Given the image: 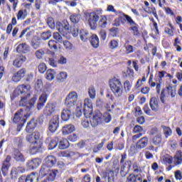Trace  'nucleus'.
I'll use <instances>...</instances> for the list:
<instances>
[{
	"instance_id": "obj_7",
	"label": "nucleus",
	"mask_w": 182,
	"mask_h": 182,
	"mask_svg": "<svg viewBox=\"0 0 182 182\" xmlns=\"http://www.w3.org/2000/svg\"><path fill=\"white\" fill-rule=\"evenodd\" d=\"M76 102H77V92L73 91L67 95L65 103L68 107H72L76 105Z\"/></svg>"
},
{
	"instance_id": "obj_14",
	"label": "nucleus",
	"mask_w": 182,
	"mask_h": 182,
	"mask_svg": "<svg viewBox=\"0 0 182 182\" xmlns=\"http://www.w3.org/2000/svg\"><path fill=\"white\" fill-rule=\"evenodd\" d=\"M25 75H26V70L25 68L19 70L13 75V82H19L22 77H25Z\"/></svg>"
},
{
	"instance_id": "obj_41",
	"label": "nucleus",
	"mask_w": 182,
	"mask_h": 182,
	"mask_svg": "<svg viewBox=\"0 0 182 182\" xmlns=\"http://www.w3.org/2000/svg\"><path fill=\"white\" fill-rule=\"evenodd\" d=\"M182 163V152L181 151H178L176 153V155L175 156V164L176 166H178V164H181Z\"/></svg>"
},
{
	"instance_id": "obj_11",
	"label": "nucleus",
	"mask_w": 182,
	"mask_h": 182,
	"mask_svg": "<svg viewBox=\"0 0 182 182\" xmlns=\"http://www.w3.org/2000/svg\"><path fill=\"white\" fill-rule=\"evenodd\" d=\"M11 167V156H7L6 159L3 161L1 166V171L4 176L8 174V171H9V168Z\"/></svg>"
},
{
	"instance_id": "obj_25",
	"label": "nucleus",
	"mask_w": 182,
	"mask_h": 182,
	"mask_svg": "<svg viewBox=\"0 0 182 182\" xmlns=\"http://www.w3.org/2000/svg\"><path fill=\"white\" fill-rule=\"evenodd\" d=\"M122 16H124L122 23H127L129 26H133V25H136V22L133 21L132 17L126 14H122Z\"/></svg>"
},
{
	"instance_id": "obj_33",
	"label": "nucleus",
	"mask_w": 182,
	"mask_h": 182,
	"mask_svg": "<svg viewBox=\"0 0 182 182\" xmlns=\"http://www.w3.org/2000/svg\"><path fill=\"white\" fill-rule=\"evenodd\" d=\"M161 134L159 133L152 138V143L154 146H160L161 144Z\"/></svg>"
},
{
	"instance_id": "obj_40",
	"label": "nucleus",
	"mask_w": 182,
	"mask_h": 182,
	"mask_svg": "<svg viewBox=\"0 0 182 182\" xmlns=\"http://www.w3.org/2000/svg\"><path fill=\"white\" fill-rule=\"evenodd\" d=\"M26 10H19L17 14L18 21H23L26 18Z\"/></svg>"
},
{
	"instance_id": "obj_49",
	"label": "nucleus",
	"mask_w": 182,
	"mask_h": 182,
	"mask_svg": "<svg viewBox=\"0 0 182 182\" xmlns=\"http://www.w3.org/2000/svg\"><path fill=\"white\" fill-rule=\"evenodd\" d=\"M47 24L50 28V29H55V20L53 18L50 17L47 20Z\"/></svg>"
},
{
	"instance_id": "obj_62",
	"label": "nucleus",
	"mask_w": 182,
	"mask_h": 182,
	"mask_svg": "<svg viewBox=\"0 0 182 182\" xmlns=\"http://www.w3.org/2000/svg\"><path fill=\"white\" fill-rule=\"evenodd\" d=\"M53 38L55 39V41H58V42H62V36H60L59 33H54Z\"/></svg>"
},
{
	"instance_id": "obj_57",
	"label": "nucleus",
	"mask_w": 182,
	"mask_h": 182,
	"mask_svg": "<svg viewBox=\"0 0 182 182\" xmlns=\"http://www.w3.org/2000/svg\"><path fill=\"white\" fill-rule=\"evenodd\" d=\"M43 83L42 82V80L38 79L36 84H35V88L38 90V89H41V87H43Z\"/></svg>"
},
{
	"instance_id": "obj_59",
	"label": "nucleus",
	"mask_w": 182,
	"mask_h": 182,
	"mask_svg": "<svg viewBox=\"0 0 182 182\" xmlns=\"http://www.w3.org/2000/svg\"><path fill=\"white\" fill-rule=\"evenodd\" d=\"M166 100H167V95H166L164 90L161 93L160 100L161 103H166Z\"/></svg>"
},
{
	"instance_id": "obj_63",
	"label": "nucleus",
	"mask_w": 182,
	"mask_h": 182,
	"mask_svg": "<svg viewBox=\"0 0 182 182\" xmlns=\"http://www.w3.org/2000/svg\"><path fill=\"white\" fill-rule=\"evenodd\" d=\"M100 25L101 28H106V25H107V21H106V16L102 17V20L100 22Z\"/></svg>"
},
{
	"instance_id": "obj_4",
	"label": "nucleus",
	"mask_w": 182,
	"mask_h": 182,
	"mask_svg": "<svg viewBox=\"0 0 182 182\" xmlns=\"http://www.w3.org/2000/svg\"><path fill=\"white\" fill-rule=\"evenodd\" d=\"M29 89H31L29 85H22L17 87V88L14 90L15 96H18V95H23L20 101V106H25L26 105V100L28 97L31 96Z\"/></svg>"
},
{
	"instance_id": "obj_55",
	"label": "nucleus",
	"mask_w": 182,
	"mask_h": 182,
	"mask_svg": "<svg viewBox=\"0 0 182 182\" xmlns=\"http://www.w3.org/2000/svg\"><path fill=\"white\" fill-rule=\"evenodd\" d=\"M143 132V127L140 125H135L133 129V133H141Z\"/></svg>"
},
{
	"instance_id": "obj_44",
	"label": "nucleus",
	"mask_w": 182,
	"mask_h": 182,
	"mask_svg": "<svg viewBox=\"0 0 182 182\" xmlns=\"http://www.w3.org/2000/svg\"><path fill=\"white\" fill-rule=\"evenodd\" d=\"M127 165V168L130 169L132 168V161H127L125 164L121 167V174L122 176H126V173H123L124 169L126 168V166Z\"/></svg>"
},
{
	"instance_id": "obj_58",
	"label": "nucleus",
	"mask_w": 182,
	"mask_h": 182,
	"mask_svg": "<svg viewBox=\"0 0 182 182\" xmlns=\"http://www.w3.org/2000/svg\"><path fill=\"white\" fill-rule=\"evenodd\" d=\"M48 64L50 66H52L53 68H56V66H58V63H56V60H55V59L52 58H49Z\"/></svg>"
},
{
	"instance_id": "obj_10",
	"label": "nucleus",
	"mask_w": 182,
	"mask_h": 182,
	"mask_svg": "<svg viewBox=\"0 0 182 182\" xmlns=\"http://www.w3.org/2000/svg\"><path fill=\"white\" fill-rule=\"evenodd\" d=\"M26 139L27 141L31 143V144H39V143H43L41 139V134H39V132H34L31 134L27 135Z\"/></svg>"
},
{
	"instance_id": "obj_28",
	"label": "nucleus",
	"mask_w": 182,
	"mask_h": 182,
	"mask_svg": "<svg viewBox=\"0 0 182 182\" xmlns=\"http://www.w3.org/2000/svg\"><path fill=\"white\" fill-rule=\"evenodd\" d=\"M36 127V122H35V119H31L29 122H28L26 131L27 133H32L35 128Z\"/></svg>"
},
{
	"instance_id": "obj_24",
	"label": "nucleus",
	"mask_w": 182,
	"mask_h": 182,
	"mask_svg": "<svg viewBox=\"0 0 182 182\" xmlns=\"http://www.w3.org/2000/svg\"><path fill=\"white\" fill-rule=\"evenodd\" d=\"M79 35H80V40L82 42H87V41H89L90 38L92 36H90V34H89V32L85 30H80Z\"/></svg>"
},
{
	"instance_id": "obj_56",
	"label": "nucleus",
	"mask_w": 182,
	"mask_h": 182,
	"mask_svg": "<svg viewBox=\"0 0 182 182\" xmlns=\"http://www.w3.org/2000/svg\"><path fill=\"white\" fill-rule=\"evenodd\" d=\"M58 62L60 65H66L68 63V59L65 56L61 55Z\"/></svg>"
},
{
	"instance_id": "obj_43",
	"label": "nucleus",
	"mask_w": 182,
	"mask_h": 182,
	"mask_svg": "<svg viewBox=\"0 0 182 182\" xmlns=\"http://www.w3.org/2000/svg\"><path fill=\"white\" fill-rule=\"evenodd\" d=\"M108 47L112 50L117 49V48H119V41L116 40H111L108 43Z\"/></svg>"
},
{
	"instance_id": "obj_23",
	"label": "nucleus",
	"mask_w": 182,
	"mask_h": 182,
	"mask_svg": "<svg viewBox=\"0 0 182 182\" xmlns=\"http://www.w3.org/2000/svg\"><path fill=\"white\" fill-rule=\"evenodd\" d=\"M150 107L153 112H157L159 110V101L156 97H151L149 102Z\"/></svg>"
},
{
	"instance_id": "obj_6",
	"label": "nucleus",
	"mask_w": 182,
	"mask_h": 182,
	"mask_svg": "<svg viewBox=\"0 0 182 182\" xmlns=\"http://www.w3.org/2000/svg\"><path fill=\"white\" fill-rule=\"evenodd\" d=\"M28 117H29V114L24 113L23 109H20L15 114L13 118V122L18 124L19 123L21 127L26 123V120H28Z\"/></svg>"
},
{
	"instance_id": "obj_31",
	"label": "nucleus",
	"mask_w": 182,
	"mask_h": 182,
	"mask_svg": "<svg viewBox=\"0 0 182 182\" xmlns=\"http://www.w3.org/2000/svg\"><path fill=\"white\" fill-rule=\"evenodd\" d=\"M82 16L79 14H73L70 16V20L73 23H79L80 22V19Z\"/></svg>"
},
{
	"instance_id": "obj_37",
	"label": "nucleus",
	"mask_w": 182,
	"mask_h": 182,
	"mask_svg": "<svg viewBox=\"0 0 182 182\" xmlns=\"http://www.w3.org/2000/svg\"><path fill=\"white\" fill-rule=\"evenodd\" d=\"M166 89L168 90V94L171 95V97L174 99V97H176V96L177 95L176 87L173 86H168Z\"/></svg>"
},
{
	"instance_id": "obj_21",
	"label": "nucleus",
	"mask_w": 182,
	"mask_h": 182,
	"mask_svg": "<svg viewBox=\"0 0 182 182\" xmlns=\"http://www.w3.org/2000/svg\"><path fill=\"white\" fill-rule=\"evenodd\" d=\"M90 38V42L92 48H95V49L99 48V37L96 34H92Z\"/></svg>"
},
{
	"instance_id": "obj_27",
	"label": "nucleus",
	"mask_w": 182,
	"mask_h": 182,
	"mask_svg": "<svg viewBox=\"0 0 182 182\" xmlns=\"http://www.w3.org/2000/svg\"><path fill=\"white\" fill-rule=\"evenodd\" d=\"M45 102H46V92L43 93L39 98V101L37 105L38 110H41V109L45 106Z\"/></svg>"
},
{
	"instance_id": "obj_51",
	"label": "nucleus",
	"mask_w": 182,
	"mask_h": 182,
	"mask_svg": "<svg viewBox=\"0 0 182 182\" xmlns=\"http://www.w3.org/2000/svg\"><path fill=\"white\" fill-rule=\"evenodd\" d=\"M103 178H108V182H114V176H109V173H103Z\"/></svg>"
},
{
	"instance_id": "obj_17",
	"label": "nucleus",
	"mask_w": 182,
	"mask_h": 182,
	"mask_svg": "<svg viewBox=\"0 0 182 182\" xmlns=\"http://www.w3.org/2000/svg\"><path fill=\"white\" fill-rule=\"evenodd\" d=\"M43 142H40L39 144H33L30 146L29 153L30 154H36L38 151H41V149H42Z\"/></svg>"
},
{
	"instance_id": "obj_3",
	"label": "nucleus",
	"mask_w": 182,
	"mask_h": 182,
	"mask_svg": "<svg viewBox=\"0 0 182 182\" xmlns=\"http://www.w3.org/2000/svg\"><path fill=\"white\" fill-rule=\"evenodd\" d=\"M82 113H84L85 116H88V117H90V114L93 113V103L91 99L86 98L84 100L83 107H82V104L80 106H77V116L80 117Z\"/></svg>"
},
{
	"instance_id": "obj_61",
	"label": "nucleus",
	"mask_w": 182,
	"mask_h": 182,
	"mask_svg": "<svg viewBox=\"0 0 182 182\" xmlns=\"http://www.w3.org/2000/svg\"><path fill=\"white\" fill-rule=\"evenodd\" d=\"M127 182H136V176L134 174H130L128 177H127Z\"/></svg>"
},
{
	"instance_id": "obj_42",
	"label": "nucleus",
	"mask_w": 182,
	"mask_h": 182,
	"mask_svg": "<svg viewBox=\"0 0 182 182\" xmlns=\"http://www.w3.org/2000/svg\"><path fill=\"white\" fill-rule=\"evenodd\" d=\"M68 77V73L65 72H61L57 75L58 82H65Z\"/></svg>"
},
{
	"instance_id": "obj_50",
	"label": "nucleus",
	"mask_w": 182,
	"mask_h": 182,
	"mask_svg": "<svg viewBox=\"0 0 182 182\" xmlns=\"http://www.w3.org/2000/svg\"><path fill=\"white\" fill-rule=\"evenodd\" d=\"M63 45H64V48L67 50H72V48H73V44H72V43H70L68 41H63Z\"/></svg>"
},
{
	"instance_id": "obj_13",
	"label": "nucleus",
	"mask_w": 182,
	"mask_h": 182,
	"mask_svg": "<svg viewBox=\"0 0 182 182\" xmlns=\"http://www.w3.org/2000/svg\"><path fill=\"white\" fill-rule=\"evenodd\" d=\"M25 75H26V70L25 68L19 70L13 75V82H19L22 77H25Z\"/></svg>"
},
{
	"instance_id": "obj_53",
	"label": "nucleus",
	"mask_w": 182,
	"mask_h": 182,
	"mask_svg": "<svg viewBox=\"0 0 182 182\" xmlns=\"http://www.w3.org/2000/svg\"><path fill=\"white\" fill-rule=\"evenodd\" d=\"M38 70L40 73H45L46 72V64L42 63L38 65Z\"/></svg>"
},
{
	"instance_id": "obj_20",
	"label": "nucleus",
	"mask_w": 182,
	"mask_h": 182,
	"mask_svg": "<svg viewBox=\"0 0 182 182\" xmlns=\"http://www.w3.org/2000/svg\"><path fill=\"white\" fill-rule=\"evenodd\" d=\"M70 116H72V112L70 109L66 108L63 109L62 113H61V119L64 122H68L69 119H70Z\"/></svg>"
},
{
	"instance_id": "obj_29",
	"label": "nucleus",
	"mask_w": 182,
	"mask_h": 182,
	"mask_svg": "<svg viewBox=\"0 0 182 182\" xmlns=\"http://www.w3.org/2000/svg\"><path fill=\"white\" fill-rule=\"evenodd\" d=\"M38 180H39V176L33 172L26 176V182H38Z\"/></svg>"
},
{
	"instance_id": "obj_30",
	"label": "nucleus",
	"mask_w": 182,
	"mask_h": 182,
	"mask_svg": "<svg viewBox=\"0 0 182 182\" xmlns=\"http://www.w3.org/2000/svg\"><path fill=\"white\" fill-rule=\"evenodd\" d=\"M129 31H132V33L134 36H136V38H139V36H140V31H139V24L136 23V25L131 26L129 28Z\"/></svg>"
},
{
	"instance_id": "obj_34",
	"label": "nucleus",
	"mask_w": 182,
	"mask_h": 182,
	"mask_svg": "<svg viewBox=\"0 0 182 182\" xmlns=\"http://www.w3.org/2000/svg\"><path fill=\"white\" fill-rule=\"evenodd\" d=\"M56 174H58V171L49 170L47 173V180L48 181H54L55 177H56Z\"/></svg>"
},
{
	"instance_id": "obj_5",
	"label": "nucleus",
	"mask_w": 182,
	"mask_h": 182,
	"mask_svg": "<svg viewBox=\"0 0 182 182\" xmlns=\"http://www.w3.org/2000/svg\"><path fill=\"white\" fill-rule=\"evenodd\" d=\"M111 91L115 97H122L123 95V85L122 82L117 78H112L109 82Z\"/></svg>"
},
{
	"instance_id": "obj_47",
	"label": "nucleus",
	"mask_w": 182,
	"mask_h": 182,
	"mask_svg": "<svg viewBox=\"0 0 182 182\" xmlns=\"http://www.w3.org/2000/svg\"><path fill=\"white\" fill-rule=\"evenodd\" d=\"M31 46H33L34 49H38V48L41 46V41L39 39L33 38L31 41Z\"/></svg>"
},
{
	"instance_id": "obj_12",
	"label": "nucleus",
	"mask_w": 182,
	"mask_h": 182,
	"mask_svg": "<svg viewBox=\"0 0 182 182\" xmlns=\"http://www.w3.org/2000/svg\"><path fill=\"white\" fill-rule=\"evenodd\" d=\"M41 163H42L41 159L36 158L29 161L27 164V166L29 170H35V168H37V167H39V166H41Z\"/></svg>"
},
{
	"instance_id": "obj_8",
	"label": "nucleus",
	"mask_w": 182,
	"mask_h": 182,
	"mask_svg": "<svg viewBox=\"0 0 182 182\" xmlns=\"http://www.w3.org/2000/svg\"><path fill=\"white\" fill-rule=\"evenodd\" d=\"M57 29L61 35H66L69 31H70V26L67 20H64L62 22H57Z\"/></svg>"
},
{
	"instance_id": "obj_2",
	"label": "nucleus",
	"mask_w": 182,
	"mask_h": 182,
	"mask_svg": "<svg viewBox=\"0 0 182 182\" xmlns=\"http://www.w3.org/2000/svg\"><path fill=\"white\" fill-rule=\"evenodd\" d=\"M112 120V116L109 112H106L104 115L101 112H97L90 119V122L92 127H96L99 124H103V123H109Z\"/></svg>"
},
{
	"instance_id": "obj_45",
	"label": "nucleus",
	"mask_w": 182,
	"mask_h": 182,
	"mask_svg": "<svg viewBox=\"0 0 182 182\" xmlns=\"http://www.w3.org/2000/svg\"><path fill=\"white\" fill-rule=\"evenodd\" d=\"M161 129H163L164 134L166 136V137H168V136H171V134L173 132H171V129H170V127L162 125Z\"/></svg>"
},
{
	"instance_id": "obj_1",
	"label": "nucleus",
	"mask_w": 182,
	"mask_h": 182,
	"mask_svg": "<svg viewBox=\"0 0 182 182\" xmlns=\"http://www.w3.org/2000/svg\"><path fill=\"white\" fill-rule=\"evenodd\" d=\"M55 107H56V105L53 103H48L47 105V110L48 111L47 119H49L48 130L50 133H55L59 127V115L53 114Z\"/></svg>"
},
{
	"instance_id": "obj_39",
	"label": "nucleus",
	"mask_w": 182,
	"mask_h": 182,
	"mask_svg": "<svg viewBox=\"0 0 182 182\" xmlns=\"http://www.w3.org/2000/svg\"><path fill=\"white\" fill-rule=\"evenodd\" d=\"M88 95L90 99L96 98V89L93 87V85L89 87Z\"/></svg>"
},
{
	"instance_id": "obj_38",
	"label": "nucleus",
	"mask_w": 182,
	"mask_h": 182,
	"mask_svg": "<svg viewBox=\"0 0 182 182\" xmlns=\"http://www.w3.org/2000/svg\"><path fill=\"white\" fill-rule=\"evenodd\" d=\"M55 75H56V73H55L54 70H48L46 73L47 80H53V79H55Z\"/></svg>"
},
{
	"instance_id": "obj_54",
	"label": "nucleus",
	"mask_w": 182,
	"mask_h": 182,
	"mask_svg": "<svg viewBox=\"0 0 182 182\" xmlns=\"http://www.w3.org/2000/svg\"><path fill=\"white\" fill-rule=\"evenodd\" d=\"M143 82H146V77H143L142 79H139L135 85L136 89H139L141 85H143Z\"/></svg>"
},
{
	"instance_id": "obj_36",
	"label": "nucleus",
	"mask_w": 182,
	"mask_h": 182,
	"mask_svg": "<svg viewBox=\"0 0 182 182\" xmlns=\"http://www.w3.org/2000/svg\"><path fill=\"white\" fill-rule=\"evenodd\" d=\"M47 166L48 167H53V166H55L56 164V158L53 156H47Z\"/></svg>"
},
{
	"instance_id": "obj_15",
	"label": "nucleus",
	"mask_w": 182,
	"mask_h": 182,
	"mask_svg": "<svg viewBox=\"0 0 182 182\" xmlns=\"http://www.w3.org/2000/svg\"><path fill=\"white\" fill-rule=\"evenodd\" d=\"M25 75H26V70L25 68L19 70L13 75V82H19L22 77H25Z\"/></svg>"
},
{
	"instance_id": "obj_22",
	"label": "nucleus",
	"mask_w": 182,
	"mask_h": 182,
	"mask_svg": "<svg viewBox=\"0 0 182 182\" xmlns=\"http://www.w3.org/2000/svg\"><path fill=\"white\" fill-rule=\"evenodd\" d=\"M75 125L70 124L65 125L63 127V134L66 136L67 134H69V133H73V132H75Z\"/></svg>"
},
{
	"instance_id": "obj_46",
	"label": "nucleus",
	"mask_w": 182,
	"mask_h": 182,
	"mask_svg": "<svg viewBox=\"0 0 182 182\" xmlns=\"http://www.w3.org/2000/svg\"><path fill=\"white\" fill-rule=\"evenodd\" d=\"M46 176V164H43L40 169L39 178H43Z\"/></svg>"
},
{
	"instance_id": "obj_26",
	"label": "nucleus",
	"mask_w": 182,
	"mask_h": 182,
	"mask_svg": "<svg viewBox=\"0 0 182 182\" xmlns=\"http://www.w3.org/2000/svg\"><path fill=\"white\" fill-rule=\"evenodd\" d=\"M13 157L14 160H16V161H25L23 154H22L18 149H14Z\"/></svg>"
},
{
	"instance_id": "obj_35",
	"label": "nucleus",
	"mask_w": 182,
	"mask_h": 182,
	"mask_svg": "<svg viewBox=\"0 0 182 182\" xmlns=\"http://www.w3.org/2000/svg\"><path fill=\"white\" fill-rule=\"evenodd\" d=\"M59 141V137H55L50 141L48 144V150H53L58 146V142Z\"/></svg>"
},
{
	"instance_id": "obj_48",
	"label": "nucleus",
	"mask_w": 182,
	"mask_h": 182,
	"mask_svg": "<svg viewBox=\"0 0 182 182\" xmlns=\"http://www.w3.org/2000/svg\"><path fill=\"white\" fill-rule=\"evenodd\" d=\"M59 157H70L72 156V152L69 151H62L58 152Z\"/></svg>"
},
{
	"instance_id": "obj_9",
	"label": "nucleus",
	"mask_w": 182,
	"mask_h": 182,
	"mask_svg": "<svg viewBox=\"0 0 182 182\" xmlns=\"http://www.w3.org/2000/svg\"><path fill=\"white\" fill-rule=\"evenodd\" d=\"M100 19V14L96 12H92L90 14L89 16V25L91 29H96L97 26V22Z\"/></svg>"
},
{
	"instance_id": "obj_64",
	"label": "nucleus",
	"mask_w": 182,
	"mask_h": 182,
	"mask_svg": "<svg viewBox=\"0 0 182 182\" xmlns=\"http://www.w3.org/2000/svg\"><path fill=\"white\" fill-rule=\"evenodd\" d=\"M82 125L83 127L87 128L89 126H90V123L89 122V119L85 118L82 122Z\"/></svg>"
},
{
	"instance_id": "obj_18",
	"label": "nucleus",
	"mask_w": 182,
	"mask_h": 182,
	"mask_svg": "<svg viewBox=\"0 0 182 182\" xmlns=\"http://www.w3.org/2000/svg\"><path fill=\"white\" fill-rule=\"evenodd\" d=\"M48 47L51 50H47L48 55H51V56H53L55 55V50L58 49V46H56V41L53 40H50L48 41Z\"/></svg>"
},
{
	"instance_id": "obj_19",
	"label": "nucleus",
	"mask_w": 182,
	"mask_h": 182,
	"mask_svg": "<svg viewBox=\"0 0 182 182\" xmlns=\"http://www.w3.org/2000/svg\"><path fill=\"white\" fill-rule=\"evenodd\" d=\"M29 51V46L26 45V43L19 44L16 47V52L18 53H28Z\"/></svg>"
},
{
	"instance_id": "obj_32",
	"label": "nucleus",
	"mask_w": 182,
	"mask_h": 182,
	"mask_svg": "<svg viewBox=\"0 0 182 182\" xmlns=\"http://www.w3.org/2000/svg\"><path fill=\"white\" fill-rule=\"evenodd\" d=\"M69 147V141L66 139H63L59 141L58 149L60 150H65V149H68Z\"/></svg>"
},
{
	"instance_id": "obj_60",
	"label": "nucleus",
	"mask_w": 182,
	"mask_h": 182,
	"mask_svg": "<svg viewBox=\"0 0 182 182\" xmlns=\"http://www.w3.org/2000/svg\"><path fill=\"white\" fill-rule=\"evenodd\" d=\"M43 55H45V51L43 50H40L36 52V56L38 58V59H42Z\"/></svg>"
},
{
	"instance_id": "obj_16",
	"label": "nucleus",
	"mask_w": 182,
	"mask_h": 182,
	"mask_svg": "<svg viewBox=\"0 0 182 182\" xmlns=\"http://www.w3.org/2000/svg\"><path fill=\"white\" fill-rule=\"evenodd\" d=\"M149 144V137L143 136L136 142V149H144Z\"/></svg>"
},
{
	"instance_id": "obj_52",
	"label": "nucleus",
	"mask_w": 182,
	"mask_h": 182,
	"mask_svg": "<svg viewBox=\"0 0 182 182\" xmlns=\"http://www.w3.org/2000/svg\"><path fill=\"white\" fill-rule=\"evenodd\" d=\"M124 87L126 92H130V89H132V84H130V81L126 80L124 82Z\"/></svg>"
}]
</instances>
